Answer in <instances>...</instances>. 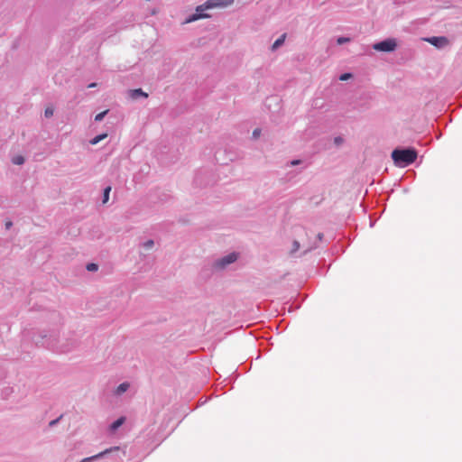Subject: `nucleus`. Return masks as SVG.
Masks as SVG:
<instances>
[{
  "label": "nucleus",
  "mask_w": 462,
  "mask_h": 462,
  "mask_svg": "<svg viewBox=\"0 0 462 462\" xmlns=\"http://www.w3.org/2000/svg\"><path fill=\"white\" fill-rule=\"evenodd\" d=\"M35 345L51 349L57 353H68L71 351L76 342L74 340L60 338V333L57 331L41 332L33 337Z\"/></svg>",
  "instance_id": "nucleus-1"
},
{
  "label": "nucleus",
  "mask_w": 462,
  "mask_h": 462,
  "mask_svg": "<svg viewBox=\"0 0 462 462\" xmlns=\"http://www.w3.org/2000/svg\"><path fill=\"white\" fill-rule=\"evenodd\" d=\"M234 4V0H208L203 5L196 8V13L189 15L186 19V23H192L199 19L208 18L209 15L205 14L206 10L213 8H225Z\"/></svg>",
  "instance_id": "nucleus-2"
},
{
  "label": "nucleus",
  "mask_w": 462,
  "mask_h": 462,
  "mask_svg": "<svg viewBox=\"0 0 462 462\" xmlns=\"http://www.w3.org/2000/svg\"><path fill=\"white\" fill-rule=\"evenodd\" d=\"M392 159L396 166L404 168L415 162L417 152L413 148H397L393 151Z\"/></svg>",
  "instance_id": "nucleus-3"
},
{
  "label": "nucleus",
  "mask_w": 462,
  "mask_h": 462,
  "mask_svg": "<svg viewBox=\"0 0 462 462\" xmlns=\"http://www.w3.org/2000/svg\"><path fill=\"white\" fill-rule=\"evenodd\" d=\"M238 258L237 253H230L223 257H220L214 261L213 268L220 271L226 269L229 264L235 263Z\"/></svg>",
  "instance_id": "nucleus-4"
},
{
  "label": "nucleus",
  "mask_w": 462,
  "mask_h": 462,
  "mask_svg": "<svg viewBox=\"0 0 462 462\" xmlns=\"http://www.w3.org/2000/svg\"><path fill=\"white\" fill-rule=\"evenodd\" d=\"M397 47L396 40L393 38H388L386 40L376 42L373 45V49L377 51L391 52L393 51Z\"/></svg>",
  "instance_id": "nucleus-5"
},
{
  "label": "nucleus",
  "mask_w": 462,
  "mask_h": 462,
  "mask_svg": "<svg viewBox=\"0 0 462 462\" xmlns=\"http://www.w3.org/2000/svg\"><path fill=\"white\" fill-rule=\"evenodd\" d=\"M120 451V448L119 447H113V448H107L95 456H92V457H86L84 459H82L80 462H92V461H95L98 458H101V457H106L110 454H114V453H118Z\"/></svg>",
  "instance_id": "nucleus-6"
},
{
  "label": "nucleus",
  "mask_w": 462,
  "mask_h": 462,
  "mask_svg": "<svg viewBox=\"0 0 462 462\" xmlns=\"http://www.w3.org/2000/svg\"><path fill=\"white\" fill-rule=\"evenodd\" d=\"M426 41L439 49H443L449 44L448 39L445 36H432L427 38Z\"/></svg>",
  "instance_id": "nucleus-7"
},
{
  "label": "nucleus",
  "mask_w": 462,
  "mask_h": 462,
  "mask_svg": "<svg viewBox=\"0 0 462 462\" xmlns=\"http://www.w3.org/2000/svg\"><path fill=\"white\" fill-rule=\"evenodd\" d=\"M128 96L132 99H138L140 97H143V98L148 97V94L143 92L142 88H135V89L129 90Z\"/></svg>",
  "instance_id": "nucleus-8"
},
{
  "label": "nucleus",
  "mask_w": 462,
  "mask_h": 462,
  "mask_svg": "<svg viewBox=\"0 0 462 462\" xmlns=\"http://www.w3.org/2000/svg\"><path fill=\"white\" fill-rule=\"evenodd\" d=\"M129 387H130L129 383H127V382H124V383H120V384L116 387V391H115V393H116V395H121V394H123L124 393H125V392L129 389Z\"/></svg>",
  "instance_id": "nucleus-9"
},
{
  "label": "nucleus",
  "mask_w": 462,
  "mask_h": 462,
  "mask_svg": "<svg viewBox=\"0 0 462 462\" xmlns=\"http://www.w3.org/2000/svg\"><path fill=\"white\" fill-rule=\"evenodd\" d=\"M286 39V33L282 34L272 45V51H276L278 48H280L285 42Z\"/></svg>",
  "instance_id": "nucleus-10"
},
{
  "label": "nucleus",
  "mask_w": 462,
  "mask_h": 462,
  "mask_svg": "<svg viewBox=\"0 0 462 462\" xmlns=\"http://www.w3.org/2000/svg\"><path fill=\"white\" fill-rule=\"evenodd\" d=\"M124 421H125V418L124 417L118 418L116 420H115L110 425V430L112 432H115L119 427H121L123 425Z\"/></svg>",
  "instance_id": "nucleus-11"
},
{
  "label": "nucleus",
  "mask_w": 462,
  "mask_h": 462,
  "mask_svg": "<svg viewBox=\"0 0 462 462\" xmlns=\"http://www.w3.org/2000/svg\"><path fill=\"white\" fill-rule=\"evenodd\" d=\"M110 191H111L110 186H107L106 188L104 189L103 199H102L103 204H106L108 201Z\"/></svg>",
  "instance_id": "nucleus-12"
},
{
  "label": "nucleus",
  "mask_w": 462,
  "mask_h": 462,
  "mask_svg": "<svg viewBox=\"0 0 462 462\" xmlns=\"http://www.w3.org/2000/svg\"><path fill=\"white\" fill-rule=\"evenodd\" d=\"M106 137V134H102L97 135L93 139H91L90 143L93 144V145L97 144L100 141H102Z\"/></svg>",
  "instance_id": "nucleus-13"
},
{
  "label": "nucleus",
  "mask_w": 462,
  "mask_h": 462,
  "mask_svg": "<svg viewBox=\"0 0 462 462\" xmlns=\"http://www.w3.org/2000/svg\"><path fill=\"white\" fill-rule=\"evenodd\" d=\"M12 162L15 165H22L24 163V158L22 155H17L12 159Z\"/></svg>",
  "instance_id": "nucleus-14"
},
{
  "label": "nucleus",
  "mask_w": 462,
  "mask_h": 462,
  "mask_svg": "<svg viewBox=\"0 0 462 462\" xmlns=\"http://www.w3.org/2000/svg\"><path fill=\"white\" fill-rule=\"evenodd\" d=\"M300 243L297 240H294L292 242V246H291L290 254L291 255H293L300 249Z\"/></svg>",
  "instance_id": "nucleus-15"
},
{
  "label": "nucleus",
  "mask_w": 462,
  "mask_h": 462,
  "mask_svg": "<svg viewBox=\"0 0 462 462\" xmlns=\"http://www.w3.org/2000/svg\"><path fill=\"white\" fill-rule=\"evenodd\" d=\"M86 268L89 272H96L98 269V265L97 263H89L87 264Z\"/></svg>",
  "instance_id": "nucleus-16"
},
{
  "label": "nucleus",
  "mask_w": 462,
  "mask_h": 462,
  "mask_svg": "<svg viewBox=\"0 0 462 462\" xmlns=\"http://www.w3.org/2000/svg\"><path fill=\"white\" fill-rule=\"evenodd\" d=\"M108 110H106V111H103L99 114H97L96 116H95V121L97 122H100L104 119V117L106 116V115L107 114Z\"/></svg>",
  "instance_id": "nucleus-17"
},
{
  "label": "nucleus",
  "mask_w": 462,
  "mask_h": 462,
  "mask_svg": "<svg viewBox=\"0 0 462 462\" xmlns=\"http://www.w3.org/2000/svg\"><path fill=\"white\" fill-rule=\"evenodd\" d=\"M153 245H154L153 240L149 239V240H147L146 242H144V243L143 244V246L145 249L149 250V249H151V248L153 246Z\"/></svg>",
  "instance_id": "nucleus-18"
},
{
  "label": "nucleus",
  "mask_w": 462,
  "mask_h": 462,
  "mask_svg": "<svg viewBox=\"0 0 462 462\" xmlns=\"http://www.w3.org/2000/svg\"><path fill=\"white\" fill-rule=\"evenodd\" d=\"M350 42V39L347 37H338L337 40V44L342 45L344 43H346Z\"/></svg>",
  "instance_id": "nucleus-19"
},
{
  "label": "nucleus",
  "mask_w": 462,
  "mask_h": 462,
  "mask_svg": "<svg viewBox=\"0 0 462 462\" xmlns=\"http://www.w3.org/2000/svg\"><path fill=\"white\" fill-rule=\"evenodd\" d=\"M344 143V138L341 136H336L334 138V143L336 146H340Z\"/></svg>",
  "instance_id": "nucleus-20"
},
{
  "label": "nucleus",
  "mask_w": 462,
  "mask_h": 462,
  "mask_svg": "<svg viewBox=\"0 0 462 462\" xmlns=\"http://www.w3.org/2000/svg\"><path fill=\"white\" fill-rule=\"evenodd\" d=\"M44 116L45 117L49 118L51 116H53V108L51 107H47L44 111Z\"/></svg>",
  "instance_id": "nucleus-21"
},
{
  "label": "nucleus",
  "mask_w": 462,
  "mask_h": 462,
  "mask_svg": "<svg viewBox=\"0 0 462 462\" xmlns=\"http://www.w3.org/2000/svg\"><path fill=\"white\" fill-rule=\"evenodd\" d=\"M351 77H352V74H350V73H344V74L340 75L339 79L342 80V81H345V80L349 79Z\"/></svg>",
  "instance_id": "nucleus-22"
},
{
  "label": "nucleus",
  "mask_w": 462,
  "mask_h": 462,
  "mask_svg": "<svg viewBox=\"0 0 462 462\" xmlns=\"http://www.w3.org/2000/svg\"><path fill=\"white\" fill-rule=\"evenodd\" d=\"M261 129L256 128L253 131V138L256 139L260 136Z\"/></svg>",
  "instance_id": "nucleus-23"
},
{
  "label": "nucleus",
  "mask_w": 462,
  "mask_h": 462,
  "mask_svg": "<svg viewBox=\"0 0 462 462\" xmlns=\"http://www.w3.org/2000/svg\"><path fill=\"white\" fill-rule=\"evenodd\" d=\"M290 163H291V166H295V165L300 164V160H293Z\"/></svg>",
  "instance_id": "nucleus-24"
},
{
  "label": "nucleus",
  "mask_w": 462,
  "mask_h": 462,
  "mask_svg": "<svg viewBox=\"0 0 462 462\" xmlns=\"http://www.w3.org/2000/svg\"><path fill=\"white\" fill-rule=\"evenodd\" d=\"M13 226V222L12 221H7L5 222V228L6 229H10Z\"/></svg>",
  "instance_id": "nucleus-25"
},
{
  "label": "nucleus",
  "mask_w": 462,
  "mask_h": 462,
  "mask_svg": "<svg viewBox=\"0 0 462 462\" xmlns=\"http://www.w3.org/2000/svg\"><path fill=\"white\" fill-rule=\"evenodd\" d=\"M317 245H313V246H310L309 248H307L305 251H304V254H306L307 252H310L311 251L312 249L316 248Z\"/></svg>",
  "instance_id": "nucleus-26"
},
{
  "label": "nucleus",
  "mask_w": 462,
  "mask_h": 462,
  "mask_svg": "<svg viewBox=\"0 0 462 462\" xmlns=\"http://www.w3.org/2000/svg\"><path fill=\"white\" fill-rule=\"evenodd\" d=\"M317 237H318L319 241H321L323 239V234L322 233H319Z\"/></svg>",
  "instance_id": "nucleus-27"
},
{
  "label": "nucleus",
  "mask_w": 462,
  "mask_h": 462,
  "mask_svg": "<svg viewBox=\"0 0 462 462\" xmlns=\"http://www.w3.org/2000/svg\"><path fill=\"white\" fill-rule=\"evenodd\" d=\"M97 86V83H91L88 85V88H95Z\"/></svg>",
  "instance_id": "nucleus-28"
},
{
  "label": "nucleus",
  "mask_w": 462,
  "mask_h": 462,
  "mask_svg": "<svg viewBox=\"0 0 462 462\" xmlns=\"http://www.w3.org/2000/svg\"><path fill=\"white\" fill-rule=\"evenodd\" d=\"M56 423H57V420H52V421L50 422V425L52 426V425H54Z\"/></svg>",
  "instance_id": "nucleus-29"
}]
</instances>
